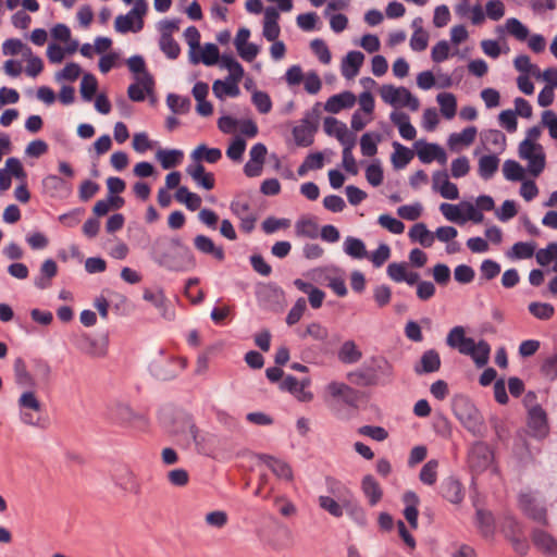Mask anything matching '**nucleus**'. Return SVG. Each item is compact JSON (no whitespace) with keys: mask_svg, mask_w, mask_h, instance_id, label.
Masks as SVG:
<instances>
[{"mask_svg":"<svg viewBox=\"0 0 557 557\" xmlns=\"http://www.w3.org/2000/svg\"><path fill=\"white\" fill-rule=\"evenodd\" d=\"M373 367L371 373L377 376V380L383 379V383H388L393 379V366L383 357H376L372 359Z\"/></svg>","mask_w":557,"mask_h":557,"instance_id":"e433bc0d","label":"nucleus"},{"mask_svg":"<svg viewBox=\"0 0 557 557\" xmlns=\"http://www.w3.org/2000/svg\"><path fill=\"white\" fill-rule=\"evenodd\" d=\"M325 483L329 493L341 503H344L345 499H350L354 496L346 485L333 478H326Z\"/></svg>","mask_w":557,"mask_h":557,"instance_id":"c03bdc74","label":"nucleus"},{"mask_svg":"<svg viewBox=\"0 0 557 557\" xmlns=\"http://www.w3.org/2000/svg\"><path fill=\"white\" fill-rule=\"evenodd\" d=\"M377 141L380 136L375 135V138L369 133H366L360 138V148L364 157H373L377 152Z\"/></svg>","mask_w":557,"mask_h":557,"instance_id":"e2e57ef3","label":"nucleus"},{"mask_svg":"<svg viewBox=\"0 0 557 557\" xmlns=\"http://www.w3.org/2000/svg\"><path fill=\"white\" fill-rule=\"evenodd\" d=\"M318 504L321 509L329 512L335 518H341L344 515V503H341L337 498L326 495H320Z\"/></svg>","mask_w":557,"mask_h":557,"instance_id":"72a5a7b5","label":"nucleus"},{"mask_svg":"<svg viewBox=\"0 0 557 557\" xmlns=\"http://www.w3.org/2000/svg\"><path fill=\"white\" fill-rule=\"evenodd\" d=\"M112 480L114 484L124 492L135 495L140 493V483L128 466L117 467L112 475Z\"/></svg>","mask_w":557,"mask_h":557,"instance_id":"9d476101","label":"nucleus"},{"mask_svg":"<svg viewBox=\"0 0 557 557\" xmlns=\"http://www.w3.org/2000/svg\"><path fill=\"white\" fill-rule=\"evenodd\" d=\"M98 88V82L92 74H85L81 82V95L85 101H91Z\"/></svg>","mask_w":557,"mask_h":557,"instance_id":"603ef678","label":"nucleus"},{"mask_svg":"<svg viewBox=\"0 0 557 557\" xmlns=\"http://www.w3.org/2000/svg\"><path fill=\"white\" fill-rule=\"evenodd\" d=\"M476 348H474V352L471 356V359L475 363L478 368H483L487 364L491 354V346L490 344L481 339L476 343Z\"/></svg>","mask_w":557,"mask_h":557,"instance_id":"09e8293b","label":"nucleus"},{"mask_svg":"<svg viewBox=\"0 0 557 557\" xmlns=\"http://www.w3.org/2000/svg\"><path fill=\"white\" fill-rule=\"evenodd\" d=\"M503 173L506 180L512 182L522 181L524 177V169L515 160H506L504 162Z\"/></svg>","mask_w":557,"mask_h":557,"instance_id":"8fccbe9b","label":"nucleus"},{"mask_svg":"<svg viewBox=\"0 0 557 557\" xmlns=\"http://www.w3.org/2000/svg\"><path fill=\"white\" fill-rule=\"evenodd\" d=\"M528 428L530 434L536 438H544L548 434L549 426L547 414L540 405H535L529 409Z\"/></svg>","mask_w":557,"mask_h":557,"instance_id":"6e6552de","label":"nucleus"},{"mask_svg":"<svg viewBox=\"0 0 557 557\" xmlns=\"http://www.w3.org/2000/svg\"><path fill=\"white\" fill-rule=\"evenodd\" d=\"M364 55L358 50L349 51L342 62V75L347 78H354L362 66Z\"/></svg>","mask_w":557,"mask_h":557,"instance_id":"a211bd4d","label":"nucleus"},{"mask_svg":"<svg viewBox=\"0 0 557 557\" xmlns=\"http://www.w3.org/2000/svg\"><path fill=\"white\" fill-rule=\"evenodd\" d=\"M377 222L393 234H401L405 231V224L389 214L380 215Z\"/></svg>","mask_w":557,"mask_h":557,"instance_id":"69168bd1","label":"nucleus"},{"mask_svg":"<svg viewBox=\"0 0 557 557\" xmlns=\"http://www.w3.org/2000/svg\"><path fill=\"white\" fill-rule=\"evenodd\" d=\"M361 490L368 498L370 506H375L383 496V491L377 481L371 475H364L361 481Z\"/></svg>","mask_w":557,"mask_h":557,"instance_id":"5701e85b","label":"nucleus"},{"mask_svg":"<svg viewBox=\"0 0 557 557\" xmlns=\"http://www.w3.org/2000/svg\"><path fill=\"white\" fill-rule=\"evenodd\" d=\"M194 246L195 248L205 255H211L213 258H215L219 261H223L225 258V252L223 247L215 246L213 240L206 236V235H197L194 238Z\"/></svg>","mask_w":557,"mask_h":557,"instance_id":"6ab92c4d","label":"nucleus"},{"mask_svg":"<svg viewBox=\"0 0 557 557\" xmlns=\"http://www.w3.org/2000/svg\"><path fill=\"white\" fill-rule=\"evenodd\" d=\"M393 147L395 149L394 153L392 154V163L394 168H405L412 160L413 152L409 148L399 144L398 141H394Z\"/></svg>","mask_w":557,"mask_h":557,"instance_id":"c9c22d12","label":"nucleus"},{"mask_svg":"<svg viewBox=\"0 0 557 557\" xmlns=\"http://www.w3.org/2000/svg\"><path fill=\"white\" fill-rule=\"evenodd\" d=\"M441 368V357L435 349L425 350L420 362L414 366V372L419 375L426 373H434Z\"/></svg>","mask_w":557,"mask_h":557,"instance_id":"2eb2a0df","label":"nucleus"},{"mask_svg":"<svg viewBox=\"0 0 557 557\" xmlns=\"http://www.w3.org/2000/svg\"><path fill=\"white\" fill-rule=\"evenodd\" d=\"M417 156L422 163H431L436 160L441 164H445L447 161V154L445 150L437 144L417 141Z\"/></svg>","mask_w":557,"mask_h":557,"instance_id":"9b49d317","label":"nucleus"},{"mask_svg":"<svg viewBox=\"0 0 557 557\" xmlns=\"http://www.w3.org/2000/svg\"><path fill=\"white\" fill-rule=\"evenodd\" d=\"M295 233L299 237L314 239L319 236V226L311 219H299L295 224Z\"/></svg>","mask_w":557,"mask_h":557,"instance_id":"37998d69","label":"nucleus"},{"mask_svg":"<svg viewBox=\"0 0 557 557\" xmlns=\"http://www.w3.org/2000/svg\"><path fill=\"white\" fill-rule=\"evenodd\" d=\"M324 132L330 136H335L343 145V149L352 150L356 146V135L350 132L346 124L333 116H326L323 122Z\"/></svg>","mask_w":557,"mask_h":557,"instance_id":"423d86ee","label":"nucleus"},{"mask_svg":"<svg viewBox=\"0 0 557 557\" xmlns=\"http://www.w3.org/2000/svg\"><path fill=\"white\" fill-rule=\"evenodd\" d=\"M441 494L451 504H460L465 497L462 484L453 476L443 480Z\"/></svg>","mask_w":557,"mask_h":557,"instance_id":"4468645a","label":"nucleus"},{"mask_svg":"<svg viewBox=\"0 0 557 557\" xmlns=\"http://www.w3.org/2000/svg\"><path fill=\"white\" fill-rule=\"evenodd\" d=\"M506 28L510 35L520 41H524L530 33L528 27L516 17L506 21Z\"/></svg>","mask_w":557,"mask_h":557,"instance_id":"13d9d810","label":"nucleus"},{"mask_svg":"<svg viewBox=\"0 0 557 557\" xmlns=\"http://www.w3.org/2000/svg\"><path fill=\"white\" fill-rule=\"evenodd\" d=\"M493 460L490 446L483 442L474 443L468 451V465L473 472L484 471Z\"/></svg>","mask_w":557,"mask_h":557,"instance_id":"0eeeda50","label":"nucleus"},{"mask_svg":"<svg viewBox=\"0 0 557 557\" xmlns=\"http://www.w3.org/2000/svg\"><path fill=\"white\" fill-rule=\"evenodd\" d=\"M454 412L460 423L474 436L483 437L486 428L483 417L475 406L466 398H461L454 404Z\"/></svg>","mask_w":557,"mask_h":557,"instance_id":"f03ea898","label":"nucleus"},{"mask_svg":"<svg viewBox=\"0 0 557 557\" xmlns=\"http://www.w3.org/2000/svg\"><path fill=\"white\" fill-rule=\"evenodd\" d=\"M356 103V96L351 91H343L331 96L325 104L324 110L330 113H338L343 109L352 108Z\"/></svg>","mask_w":557,"mask_h":557,"instance_id":"ddd939ff","label":"nucleus"},{"mask_svg":"<svg viewBox=\"0 0 557 557\" xmlns=\"http://www.w3.org/2000/svg\"><path fill=\"white\" fill-rule=\"evenodd\" d=\"M403 502L406 505L403 511L404 517L408 521L410 528L416 530L418 528V506L420 503L419 496L412 491H407L403 495Z\"/></svg>","mask_w":557,"mask_h":557,"instance_id":"f3484780","label":"nucleus"},{"mask_svg":"<svg viewBox=\"0 0 557 557\" xmlns=\"http://www.w3.org/2000/svg\"><path fill=\"white\" fill-rule=\"evenodd\" d=\"M15 383L21 387H35L36 380L27 370L26 363L23 358L18 357L14 360L13 364Z\"/></svg>","mask_w":557,"mask_h":557,"instance_id":"393cba45","label":"nucleus"},{"mask_svg":"<svg viewBox=\"0 0 557 557\" xmlns=\"http://www.w3.org/2000/svg\"><path fill=\"white\" fill-rule=\"evenodd\" d=\"M436 100L440 104L441 112L445 119H453L456 115L457 101L456 97L450 92L438 94Z\"/></svg>","mask_w":557,"mask_h":557,"instance_id":"ea45409f","label":"nucleus"},{"mask_svg":"<svg viewBox=\"0 0 557 557\" xmlns=\"http://www.w3.org/2000/svg\"><path fill=\"white\" fill-rule=\"evenodd\" d=\"M260 459L272 470L278 478L290 481L293 479V471L288 463L283 460L276 459L270 455H261Z\"/></svg>","mask_w":557,"mask_h":557,"instance_id":"bb28decb","label":"nucleus"},{"mask_svg":"<svg viewBox=\"0 0 557 557\" xmlns=\"http://www.w3.org/2000/svg\"><path fill=\"white\" fill-rule=\"evenodd\" d=\"M212 91L219 99H223L225 96L237 97L240 94L238 83L231 79H216L212 85Z\"/></svg>","mask_w":557,"mask_h":557,"instance_id":"c756f323","label":"nucleus"},{"mask_svg":"<svg viewBox=\"0 0 557 557\" xmlns=\"http://www.w3.org/2000/svg\"><path fill=\"white\" fill-rule=\"evenodd\" d=\"M327 392L337 398H343L345 401H349L355 396V391L347 384L342 382H331L327 385Z\"/></svg>","mask_w":557,"mask_h":557,"instance_id":"864d4df0","label":"nucleus"},{"mask_svg":"<svg viewBox=\"0 0 557 557\" xmlns=\"http://www.w3.org/2000/svg\"><path fill=\"white\" fill-rule=\"evenodd\" d=\"M188 433L200 454L210 455L220 444V440L215 434L201 432L194 423L188 425Z\"/></svg>","mask_w":557,"mask_h":557,"instance_id":"1a4fd4ad","label":"nucleus"},{"mask_svg":"<svg viewBox=\"0 0 557 557\" xmlns=\"http://www.w3.org/2000/svg\"><path fill=\"white\" fill-rule=\"evenodd\" d=\"M380 95L385 103L394 107H407L411 111H417L420 107L419 99L414 97L406 87L383 85L381 87Z\"/></svg>","mask_w":557,"mask_h":557,"instance_id":"7ed1b4c3","label":"nucleus"},{"mask_svg":"<svg viewBox=\"0 0 557 557\" xmlns=\"http://www.w3.org/2000/svg\"><path fill=\"white\" fill-rule=\"evenodd\" d=\"M219 48L214 44H206L201 58L194 52L190 53V62L196 64L202 61L205 65L211 66L219 61Z\"/></svg>","mask_w":557,"mask_h":557,"instance_id":"58836bf2","label":"nucleus"},{"mask_svg":"<svg viewBox=\"0 0 557 557\" xmlns=\"http://www.w3.org/2000/svg\"><path fill=\"white\" fill-rule=\"evenodd\" d=\"M350 383L359 386H371L377 383V376L370 370L357 369L347 373Z\"/></svg>","mask_w":557,"mask_h":557,"instance_id":"a19ab883","label":"nucleus"},{"mask_svg":"<svg viewBox=\"0 0 557 557\" xmlns=\"http://www.w3.org/2000/svg\"><path fill=\"white\" fill-rule=\"evenodd\" d=\"M343 249L346 255L354 259H363L368 257L364 243L357 237L347 236L344 240Z\"/></svg>","mask_w":557,"mask_h":557,"instance_id":"c85d7f7f","label":"nucleus"},{"mask_svg":"<svg viewBox=\"0 0 557 557\" xmlns=\"http://www.w3.org/2000/svg\"><path fill=\"white\" fill-rule=\"evenodd\" d=\"M150 257L159 267L172 272H188L197 265L193 251L178 236H158L151 244Z\"/></svg>","mask_w":557,"mask_h":557,"instance_id":"f257e3e1","label":"nucleus"},{"mask_svg":"<svg viewBox=\"0 0 557 557\" xmlns=\"http://www.w3.org/2000/svg\"><path fill=\"white\" fill-rule=\"evenodd\" d=\"M166 104L174 114H185L189 112L191 102L188 97L169 94L166 97Z\"/></svg>","mask_w":557,"mask_h":557,"instance_id":"a18cd8bd","label":"nucleus"},{"mask_svg":"<svg viewBox=\"0 0 557 557\" xmlns=\"http://www.w3.org/2000/svg\"><path fill=\"white\" fill-rule=\"evenodd\" d=\"M530 313L540 320H548L554 315V306L547 302H531L528 307Z\"/></svg>","mask_w":557,"mask_h":557,"instance_id":"4d7b16f0","label":"nucleus"},{"mask_svg":"<svg viewBox=\"0 0 557 557\" xmlns=\"http://www.w3.org/2000/svg\"><path fill=\"white\" fill-rule=\"evenodd\" d=\"M314 132L315 127L307 119H304L299 125L293 128L296 145L299 147H309L312 145Z\"/></svg>","mask_w":557,"mask_h":557,"instance_id":"4be33fe9","label":"nucleus"},{"mask_svg":"<svg viewBox=\"0 0 557 557\" xmlns=\"http://www.w3.org/2000/svg\"><path fill=\"white\" fill-rule=\"evenodd\" d=\"M176 201L184 203L190 211H195L201 206V197L188 190L186 186H181L175 193Z\"/></svg>","mask_w":557,"mask_h":557,"instance_id":"2f4dec72","label":"nucleus"},{"mask_svg":"<svg viewBox=\"0 0 557 557\" xmlns=\"http://www.w3.org/2000/svg\"><path fill=\"white\" fill-rule=\"evenodd\" d=\"M157 159L161 163V166L165 170L176 166L183 159L184 153L178 149L164 150L160 149L157 151Z\"/></svg>","mask_w":557,"mask_h":557,"instance_id":"f704fd0d","label":"nucleus"},{"mask_svg":"<svg viewBox=\"0 0 557 557\" xmlns=\"http://www.w3.org/2000/svg\"><path fill=\"white\" fill-rule=\"evenodd\" d=\"M17 404L22 410H32L35 412L41 410V404L32 391L24 392L20 396Z\"/></svg>","mask_w":557,"mask_h":557,"instance_id":"052dcab7","label":"nucleus"},{"mask_svg":"<svg viewBox=\"0 0 557 557\" xmlns=\"http://www.w3.org/2000/svg\"><path fill=\"white\" fill-rule=\"evenodd\" d=\"M437 468L438 461L435 459H431L424 463L419 474L421 482L426 485L435 484L437 479Z\"/></svg>","mask_w":557,"mask_h":557,"instance_id":"5fc2aeb1","label":"nucleus"},{"mask_svg":"<svg viewBox=\"0 0 557 557\" xmlns=\"http://www.w3.org/2000/svg\"><path fill=\"white\" fill-rule=\"evenodd\" d=\"M127 65L131 72L139 74V83L145 87L147 92H151L153 89V77L146 70V63L141 55H133L127 60Z\"/></svg>","mask_w":557,"mask_h":557,"instance_id":"f8f14e48","label":"nucleus"},{"mask_svg":"<svg viewBox=\"0 0 557 557\" xmlns=\"http://www.w3.org/2000/svg\"><path fill=\"white\" fill-rule=\"evenodd\" d=\"M309 379H305L299 382L295 376L287 375L280 384L282 391L289 392L298 397L302 395V400H310L312 398L311 393H305V388L309 385Z\"/></svg>","mask_w":557,"mask_h":557,"instance_id":"412c9836","label":"nucleus"},{"mask_svg":"<svg viewBox=\"0 0 557 557\" xmlns=\"http://www.w3.org/2000/svg\"><path fill=\"white\" fill-rule=\"evenodd\" d=\"M310 336L315 341L325 342L329 337V330L319 322H312L307 325L306 332L301 337Z\"/></svg>","mask_w":557,"mask_h":557,"instance_id":"774afa93","label":"nucleus"},{"mask_svg":"<svg viewBox=\"0 0 557 557\" xmlns=\"http://www.w3.org/2000/svg\"><path fill=\"white\" fill-rule=\"evenodd\" d=\"M58 273V265L53 259H47L42 262L39 275L34 278V285L39 289H46L50 287L51 280Z\"/></svg>","mask_w":557,"mask_h":557,"instance_id":"aec40b11","label":"nucleus"},{"mask_svg":"<svg viewBox=\"0 0 557 557\" xmlns=\"http://www.w3.org/2000/svg\"><path fill=\"white\" fill-rule=\"evenodd\" d=\"M409 237L412 242H418L426 248L431 247L434 243V235L424 223L414 224L409 231Z\"/></svg>","mask_w":557,"mask_h":557,"instance_id":"7c9ffc66","label":"nucleus"},{"mask_svg":"<svg viewBox=\"0 0 557 557\" xmlns=\"http://www.w3.org/2000/svg\"><path fill=\"white\" fill-rule=\"evenodd\" d=\"M159 47L160 50L171 60L177 59L181 53V47L173 36H160Z\"/></svg>","mask_w":557,"mask_h":557,"instance_id":"3c124183","label":"nucleus"},{"mask_svg":"<svg viewBox=\"0 0 557 557\" xmlns=\"http://www.w3.org/2000/svg\"><path fill=\"white\" fill-rule=\"evenodd\" d=\"M246 149V140L236 136L230 144L226 156L233 161H240Z\"/></svg>","mask_w":557,"mask_h":557,"instance_id":"338daca9","label":"nucleus"},{"mask_svg":"<svg viewBox=\"0 0 557 557\" xmlns=\"http://www.w3.org/2000/svg\"><path fill=\"white\" fill-rule=\"evenodd\" d=\"M499 159L495 154L482 156L479 160V175L483 180H490L498 170Z\"/></svg>","mask_w":557,"mask_h":557,"instance_id":"473e14b6","label":"nucleus"},{"mask_svg":"<svg viewBox=\"0 0 557 557\" xmlns=\"http://www.w3.org/2000/svg\"><path fill=\"white\" fill-rule=\"evenodd\" d=\"M366 178L368 183L374 187L382 184L384 178L383 169L377 160L366 169Z\"/></svg>","mask_w":557,"mask_h":557,"instance_id":"0e129e2a","label":"nucleus"},{"mask_svg":"<svg viewBox=\"0 0 557 557\" xmlns=\"http://www.w3.org/2000/svg\"><path fill=\"white\" fill-rule=\"evenodd\" d=\"M478 129L475 126H468L460 133H453L449 135L448 145L453 148L457 145H471L476 136Z\"/></svg>","mask_w":557,"mask_h":557,"instance_id":"79ce46f5","label":"nucleus"},{"mask_svg":"<svg viewBox=\"0 0 557 557\" xmlns=\"http://www.w3.org/2000/svg\"><path fill=\"white\" fill-rule=\"evenodd\" d=\"M345 511L348 517L357 523L359 527H366L368 524V518L363 507L352 496L350 499L344 500Z\"/></svg>","mask_w":557,"mask_h":557,"instance_id":"cd10ccee","label":"nucleus"},{"mask_svg":"<svg viewBox=\"0 0 557 557\" xmlns=\"http://www.w3.org/2000/svg\"><path fill=\"white\" fill-rule=\"evenodd\" d=\"M557 257V243H549L546 248H541L535 252L536 262L541 267H547Z\"/></svg>","mask_w":557,"mask_h":557,"instance_id":"6e6d98bb","label":"nucleus"},{"mask_svg":"<svg viewBox=\"0 0 557 557\" xmlns=\"http://www.w3.org/2000/svg\"><path fill=\"white\" fill-rule=\"evenodd\" d=\"M191 158L195 161L205 160L208 163H216L222 158V152L219 148H208L201 144L191 152Z\"/></svg>","mask_w":557,"mask_h":557,"instance_id":"4c0bfd02","label":"nucleus"},{"mask_svg":"<svg viewBox=\"0 0 557 557\" xmlns=\"http://www.w3.org/2000/svg\"><path fill=\"white\" fill-rule=\"evenodd\" d=\"M109 418L121 425L145 428L147 419L144 414L135 412L133 408L125 403L115 401L109 407Z\"/></svg>","mask_w":557,"mask_h":557,"instance_id":"20e7f679","label":"nucleus"},{"mask_svg":"<svg viewBox=\"0 0 557 557\" xmlns=\"http://www.w3.org/2000/svg\"><path fill=\"white\" fill-rule=\"evenodd\" d=\"M532 541L537 549L546 555L557 556V540L549 533L534 529L532 531Z\"/></svg>","mask_w":557,"mask_h":557,"instance_id":"dca6fc26","label":"nucleus"},{"mask_svg":"<svg viewBox=\"0 0 557 557\" xmlns=\"http://www.w3.org/2000/svg\"><path fill=\"white\" fill-rule=\"evenodd\" d=\"M251 101L261 114H267L272 110L271 98L264 91H261V90L253 91Z\"/></svg>","mask_w":557,"mask_h":557,"instance_id":"680f3d73","label":"nucleus"},{"mask_svg":"<svg viewBox=\"0 0 557 557\" xmlns=\"http://www.w3.org/2000/svg\"><path fill=\"white\" fill-rule=\"evenodd\" d=\"M77 348L82 352L96 358L103 357L107 352L106 346L89 335H83L78 339Z\"/></svg>","mask_w":557,"mask_h":557,"instance_id":"a878e982","label":"nucleus"},{"mask_svg":"<svg viewBox=\"0 0 557 557\" xmlns=\"http://www.w3.org/2000/svg\"><path fill=\"white\" fill-rule=\"evenodd\" d=\"M525 160L528 161V171L534 177H537L544 171L546 161L543 150L531 154Z\"/></svg>","mask_w":557,"mask_h":557,"instance_id":"bf43d9fd","label":"nucleus"},{"mask_svg":"<svg viewBox=\"0 0 557 557\" xmlns=\"http://www.w3.org/2000/svg\"><path fill=\"white\" fill-rule=\"evenodd\" d=\"M337 357L344 364H354L361 360L362 351L354 341L348 339L342 344L338 349Z\"/></svg>","mask_w":557,"mask_h":557,"instance_id":"b1692460","label":"nucleus"},{"mask_svg":"<svg viewBox=\"0 0 557 557\" xmlns=\"http://www.w3.org/2000/svg\"><path fill=\"white\" fill-rule=\"evenodd\" d=\"M2 52L4 55H16L22 53L24 57H30L32 49L24 45L21 39L10 38L3 42Z\"/></svg>","mask_w":557,"mask_h":557,"instance_id":"49530a36","label":"nucleus"},{"mask_svg":"<svg viewBox=\"0 0 557 557\" xmlns=\"http://www.w3.org/2000/svg\"><path fill=\"white\" fill-rule=\"evenodd\" d=\"M535 251L534 243L518 242L513 244L511 249L507 252V257L510 259H529L533 257Z\"/></svg>","mask_w":557,"mask_h":557,"instance_id":"de8ad7c7","label":"nucleus"},{"mask_svg":"<svg viewBox=\"0 0 557 557\" xmlns=\"http://www.w3.org/2000/svg\"><path fill=\"white\" fill-rule=\"evenodd\" d=\"M518 504L521 511L531 520L548 525L547 509L544 505L537 503L531 492H521L518 497Z\"/></svg>","mask_w":557,"mask_h":557,"instance_id":"39448f33","label":"nucleus"}]
</instances>
